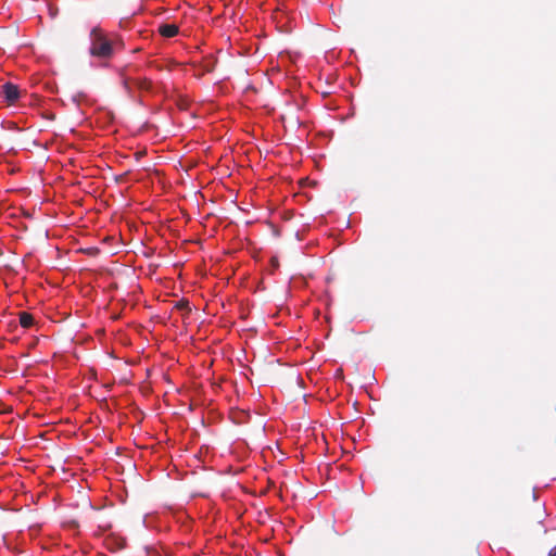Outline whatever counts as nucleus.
Listing matches in <instances>:
<instances>
[{
	"mask_svg": "<svg viewBox=\"0 0 556 556\" xmlns=\"http://www.w3.org/2000/svg\"><path fill=\"white\" fill-rule=\"evenodd\" d=\"M119 46L122 43L109 38L102 28L96 26L91 29L89 52L92 56L110 59Z\"/></svg>",
	"mask_w": 556,
	"mask_h": 556,
	"instance_id": "1",
	"label": "nucleus"
},
{
	"mask_svg": "<svg viewBox=\"0 0 556 556\" xmlns=\"http://www.w3.org/2000/svg\"><path fill=\"white\" fill-rule=\"evenodd\" d=\"M2 94L9 104L14 103L20 98V89L12 83L2 85Z\"/></svg>",
	"mask_w": 556,
	"mask_h": 556,
	"instance_id": "2",
	"label": "nucleus"
},
{
	"mask_svg": "<svg viewBox=\"0 0 556 556\" xmlns=\"http://www.w3.org/2000/svg\"><path fill=\"white\" fill-rule=\"evenodd\" d=\"M129 85H134L140 90H150L152 83L147 78H127L125 79V86L129 87Z\"/></svg>",
	"mask_w": 556,
	"mask_h": 556,
	"instance_id": "3",
	"label": "nucleus"
},
{
	"mask_svg": "<svg viewBox=\"0 0 556 556\" xmlns=\"http://www.w3.org/2000/svg\"><path fill=\"white\" fill-rule=\"evenodd\" d=\"M178 31L179 28L176 24H162L159 26V33L166 38L176 36Z\"/></svg>",
	"mask_w": 556,
	"mask_h": 556,
	"instance_id": "4",
	"label": "nucleus"
},
{
	"mask_svg": "<svg viewBox=\"0 0 556 556\" xmlns=\"http://www.w3.org/2000/svg\"><path fill=\"white\" fill-rule=\"evenodd\" d=\"M20 324L23 328H29L34 325V316L27 312L20 313Z\"/></svg>",
	"mask_w": 556,
	"mask_h": 556,
	"instance_id": "5",
	"label": "nucleus"
},
{
	"mask_svg": "<svg viewBox=\"0 0 556 556\" xmlns=\"http://www.w3.org/2000/svg\"><path fill=\"white\" fill-rule=\"evenodd\" d=\"M98 527H99V529H100L101 531H106L108 529H110V528H111V523H110V522L101 521V522H99V526H98Z\"/></svg>",
	"mask_w": 556,
	"mask_h": 556,
	"instance_id": "6",
	"label": "nucleus"
},
{
	"mask_svg": "<svg viewBox=\"0 0 556 556\" xmlns=\"http://www.w3.org/2000/svg\"><path fill=\"white\" fill-rule=\"evenodd\" d=\"M547 556H556V545L549 551Z\"/></svg>",
	"mask_w": 556,
	"mask_h": 556,
	"instance_id": "7",
	"label": "nucleus"
},
{
	"mask_svg": "<svg viewBox=\"0 0 556 556\" xmlns=\"http://www.w3.org/2000/svg\"><path fill=\"white\" fill-rule=\"evenodd\" d=\"M118 546L122 548L125 546V540H122L121 543L118 544Z\"/></svg>",
	"mask_w": 556,
	"mask_h": 556,
	"instance_id": "8",
	"label": "nucleus"
}]
</instances>
